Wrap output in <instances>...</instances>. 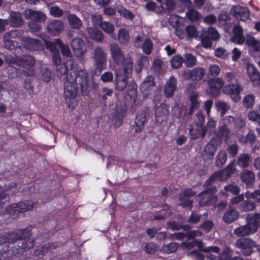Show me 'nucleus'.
<instances>
[{
    "instance_id": "obj_1",
    "label": "nucleus",
    "mask_w": 260,
    "mask_h": 260,
    "mask_svg": "<svg viewBox=\"0 0 260 260\" xmlns=\"http://www.w3.org/2000/svg\"><path fill=\"white\" fill-rule=\"evenodd\" d=\"M64 81V96L65 102L69 108H73L77 105L78 86H79L82 95L89 93V76L87 71L80 69L72 70L63 77Z\"/></svg>"
},
{
    "instance_id": "obj_2",
    "label": "nucleus",
    "mask_w": 260,
    "mask_h": 260,
    "mask_svg": "<svg viewBox=\"0 0 260 260\" xmlns=\"http://www.w3.org/2000/svg\"><path fill=\"white\" fill-rule=\"evenodd\" d=\"M246 224L241 225L234 231L238 237L248 236L255 234L260 227V212L250 213L245 217Z\"/></svg>"
},
{
    "instance_id": "obj_3",
    "label": "nucleus",
    "mask_w": 260,
    "mask_h": 260,
    "mask_svg": "<svg viewBox=\"0 0 260 260\" xmlns=\"http://www.w3.org/2000/svg\"><path fill=\"white\" fill-rule=\"evenodd\" d=\"M111 56L117 65H122V70L125 74H131L133 71V62L131 56L127 54L125 56L120 47L116 43L109 45Z\"/></svg>"
},
{
    "instance_id": "obj_4",
    "label": "nucleus",
    "mask_w": 260,
    "mask_h": 260,
    "mask_svg": "<svg viewBox=\"0 0 260 260\" xmlns=\"http://www.w3.org/2000/svg\"><path fill=\"white\" fill-rule=\"evenodd\" d=\"M36 62L35 58L29 55L16 57L13 60L15 64L22 68V72L26 76H31L34 75V72L31 68L35 65Z\"/></svg>"
},
{
    "instance_id": "obj_5",
    "label": "nucleus",
    "mask_w": 260,
    "mask_h": 260,
    "mask_svg": "<svg viewBox=\"0 0 260 260\" xmlns=\"http://www.w3.org/2000/svg\"><path fill=\"white\" fill-rule=\"evenodd\" d=\"M196 86L193 83L185 85L186 92L188 95L190 105L187 114L190 117L195 110L199 108L200 102L199 100V93L195 90Z\"/></svg>"
},
{
    "instance_id": "obj_6",
    "label": "nucleus",
    "mask_w": 260,
    "mask_h": 260,
    "mask_svg": "<svg viewBox=\"0 0 260 260\" xmlns=\"http://www.w3.org/2000/svg\"><path fill=\"white\" fill-rule=\"evenodd\" d=\"M200 38L202 46L208 48L212 46V41H217L219 39V34L214 27H210L207 30L202 32Z\"/></svg>"
},
{
    "instance_id": "obj_7",
    "label": "nucleus",
    "mask_w": 260,
    "mask_h": 260,
    "mask_svg": "<svg viewBox=\"0 0 260 260\" xmlns=\"http://www.w3.org/2000/svg\"><path fill=\"white\" fill-rule=\"evenodd\" d=\"M23 33V30L19 29L6 32L3 37L5 48L9 50H14L16 47V42L11 39L19 38L20 39Z\"/></svg>"
},
{
    "instance_id": "obj_8",
    "label": "nucleus",
    "mask_w": 260,
    "mask_h": 260,
    "mask_svg": "<svg viewBox=\"0 0 260 260\" xmlns=\"http://www.w3.org/2000/svg\"><path fill=\"white\" fill-rule=\"evenodd\" d=\"M236 247L240 249L242 253L249 256L253 252V248L255 246L254 241L249 238L238 239L235 243Z\"/></svg>"
},
{
    "instance_id": "obj_9",
    "label": "nucleus",
    "mask_w": 260,
    "mask_h": 260,
    "mask_svg": "<svg viewBox=\"0 0 260 260\" xmlns=\"http://www.w3.org/2000/svg\"><path fill=\"white\" fill-rule=\"evenodd\" d=\"M20 40L22 42V47L28 51H37L42 50L43 48L42 43L38 39L29 37H23L22 35Z\"/></svg>"
},
{
    "instance_id": "obj_10",
    "label": "nucleus",
    "mask_w": 260,
    "mask_h": 260,
    "mask_svg": "<svg viewBox=\"0 0 260 260\" xmlns=\"http://www.w3.org/2000/svg\"><path fill=\"white\" fill-rule=\"evenodd\" d=\"M92 58L97 69L102 70L106 65L107 55L103 49L96 46L92 53Z\"/></svg>"
},
{
    "instance_id": "obj_11",
    "label": "nucleus",
    "mask_w": 260,
    "mask_h": 260,
    "mask_svg": "<svg viewBox=\"0 0 260 260\" xmlns=\"http://www.w3.org/2000/svg\"><path fill=\"white\" fill-rule=\"evenodd\" d=\"M217 191L215 186L209 188L202 191L197 196L199 204L202 206H204L215 200V193Z\"/></svg>"
},
{
    "instance_id": "obj_12",
    "label": "nucleus",
    "mask_w": 260,
    "mask_h": 260,
    "mask_svg": "<svg viewBox=\"0 0 260 260\" xmlns=\"http://www.w3.org/2000/svg\"><path fill=\"white\" fill-rule=\"evenodd\" d=\"M218 142L219 140L217 138H212L206 144L202 153L203 158L205 160L208 161L213 158L217 151Z\"/></svg>"
},
{
    "instance_id": "obj_13",
    "label": "nucleus",
    "mask_w": 260,
    "mask_h": 260,
    "mask_svg": "<svg viewBox=\"0 0 260 260\" xmlns=\"http://www.w3.org/2000/svg\"><path fill=\"white\" fill-rule=\"evenodd\" d=\"M64 29L63 22L58 19H54L48 22L46 26V30L48 33L52 36L59 35Z\"/></svg>"
},
{
    "instance_id": "obj_14",
    "label": "nucleus",
    "mask_w": 260,
    "mask_h": 260,
    "mask_svg": "<svg viewBox=\"0 0 260 260\" xmlns=\"http://www.w3.org/2000/svg\"><path fill=\"white\" fill-rule=\"evenodd\" d=\"M154 88V78L152 76L146 77L140 86V90L145 96L152 94Z\"/></svg>"
},
{
    "instance_id": "obj_15",
    "label": "nucleus",
    "mask_w": 260,
    "mask_h": 260,
    "mask_svg": "<svg viewBox=\"0 0 260 260\" xmlns=\"http://www.w3.org/2000/svg\"><path fill=\"white\" fill-rule=\"evenodd\" d=\"M71 46L74 55L81 57L86 52V47L83 40L80 38H75L71 42Z\"/></svg>"
},
{
    "instance_id": "obj_16",
    "label": "nucleus",
    "mask_w": 260,
    "mask_h": 260,
    "mask_svg": "<svg viewBox=\"0 0 260 260\" xmlns=\"http://www.w3.org/2000/svg\"><path fill=\"white\" fill-rule=\"evenodd\" d=\"M148 117L149 113L147 109L141 110L137 113L135 119V124L136 126L135 130L136 133H139L142 131Z\"/></svg>"
},
{
    "instance_id": "obj_17",
    "label": "nucleus",
    "mask_w": 260,
    "mask_h": 260,
    "mask_svg": "<svg viewBox=\"0 0 260 260\" xmlns=\"http://www.w3.org/2000/svg\"><path fill=\"white\" fill-rule=\"evenodd\" d=\"M246 73L253 86H258L260 85V73L253 65L248 63L246 66Z\"/></svg>"
},
{
    "instance_id": "obj_18",
    "label": "nucleus",
    "mask_w": 260,
    "mask_h": 260,
    "mask_svg": "<svg viewBox=\"0 0 260 260\" xmlns=\"http://www.w3.org/2000/svg\"><path fill=\"white\" fill-rule=\"evenodd\" d=\"M231 13L238 20L245 21L249 18V11L248 9L239 5L234 6Z\"/></svg>"
},
{
    "instance_id": "obj_19",
    "label": "nucleus",
    "mask_w": 260,
    "mask_h": 260,
    "mask_svg": "<svg viewBox=\"0 0 260 260\" xmlns=\"http://www.w3.org/2000/svg\"><path fill=\"white\" fill-rule=\"evenodd\" d=\"M23 14L26 19L42 22L46 19V15L41 11H34L31 9H26Z\"/></svg>"
},
{
    "instance_id": "obj_20",
    "label": "nucleus",
    "mask_w": 260,
    "mask_h": 260,
    "mask_svg": "<svg viewBox=\"0 0 260 260\" xmlns=\"http://www.w3.org/2000/svg\"><path fill=\"white\" fill-rule=\"evenodd\" d=\"M242 90V87L239 84H230L224 87L223 92L230 94L231 98L237 102L240 99L239 94Z\"/></svg>"
},
{
    "instance_id": "obj_21",
    "label": "nucleus",
    "mask_w": 260,
    "mask_h": 260,
    "mask_svg": "<svg viewBox=\"0 0 260 260\" xmlns=\"http://www.w3.org/2000/svg\"><path fill=\"white\" fill-rule=\"evenodd\" d=\"M177 84L176 78L173 76H171L166 82L164 88L165 94L167 97H172L174 95V92L177 89Z\"/></svg>"
},
{
    "instance_id": "obj_22",
    "label": "nucleus",
    "mask_w": 260,
    "mask_h": 260,
    "mask_svg": "<svg viewBox=\"0 0 260 260\" xmlns=\"http://www.w3.org/2000/svg\"><path fill=\"white\" fill-rule=\"evenodd\" d=\"M130 74H125L123 70L116 73V88L119 91L123 90L127 84V77Z\"/></svg>"
},
{
    "instance_id": "obj_23",
    "label": "nucleus",
    "mask_w": 260,
    "mask_h": 260,
    "mask_svg": "<svg viewBox=\"0 0 260 260\" xmlns=\"http://www.w3.org/2000/svg\"><path fill=\"white\" fill-rule=\"evenodd\" d=\"M211 94L213 96L217 95L218 92L224 85V81L221 78H216L210 79L208 82Z\"/></svg>"
},
{
    "instance_id": "obj_24",
    "label": "nucleus",
    "mask_w": 260,
    "mask_h": 260,
    "mask_svg": "<svg viewBox=\"0 0 260 260\" xmlns=\"http://www.w3.org/2000/svg\"><path fill=\"white\" fill-rule=\"evenodd\" d=\"M8 24L13 27L21 26L24 23L22 15L21 13L18 12H12L9 17Z\"/></svg>"
},
{
    "instance_id": "obj_25",
    "label": "nucleus",
    "mask_w": 260,
    "mask_h": 260,
    "mask_svg": "<svg viewBox=\"0 0 260 260\" xmlns=\"http://www.w3.org/2000/svg\"><path fill=\"white\" fill-rule=\"evenodd\" d=\"M52 61L56 66V70L58 76H64L67 73V69L64 64L61 63V58L58 52L54 53L52 56Z\"/></svg>"
},
{
    "instance_id": "obj_26",
    "label": "nucleus",
    "mask_w": 260,
    "mask_h": 260,
    "mask_svg": "<svg viewBox=\"0 0 260 260\" xmlns=\"http://www.w3.org/2000/svg\"><path fill=\"white\" fill-rule=\"evenodd\" d=\"M239 216V213L236 209L229 207L222 216L223 221L228 224L236 221Z\"/></svg>"
},
{
    "instance_id": "obj_27",
    "label": "nucleus",
    "mask_w": 260,
    "mask_h": 260,
    "mask_svg": "<svg viewBox=\"0 0 260 260\" xmlns=\"http://www.w3.org/2000/svg\"><path fill=\"white\" fill-rule=\"evenodd\" d=\"M68 23L70 28L79 30L83 26L82 20L75 14L69 13L67 16Z\"/></svg>"
},
{
    "instance_id": "obj_28",
    "label": "nucleus",
    "mask_w": 260,
    "mask_h": 260,
    "mask_svg": "<svg viewBox=\"0 0 260 260\" xmlns=\"http://www.w3.org/2000/svg\"><path fill=\"white\" fill-rule=\"evenodd\" d=\"M86 30L88 37L94 41L101 43L104 40V35L99 29L90 27Z\"/></svg>"
},
{
    "instance_id": "obj_29",
    "label": "nucleus",
    "mask_w": 260,
    "mask_h": 260,
    "mask_svg": "<svg viewBox=\"0 0 260 260\" xmlns=\"http://www.w3.org/2000/svg\"><path fill=\"white\" fill-rule=\"evenodd\" d=\"M240 179L247 186L250 187L255 180V174L250 170L245 169L241 173Z\"/></svg>"
},
{
    "instance_id": "obj_30",
    "label": "nucleus",
    "mask_w": 260,
    "mask_h": 260,
    "mask_svg": "<svg viewBox=\"0 0 260 260\" xmlns=\"http://www.w3.org/2000/svg\"><path fill=\"white\" fill-rule=\"evenodd\" d=\"M233 32L234 36L231 38L232 41L239 44H243L245 41V38L243 36L242 27L239 25H235Z\"/></svg>"
},
{
    "instance_id": "obj_31",
    "label": "nucleus",
    "mask_w": 260,
    "mask_h": 260,
    "mask_svg": "<svg viewBox=\"0 0 260 260\" xmlns=\"http://www.w3.org/2000/svg\"><path fill=\"white\" fill-rule=\"evenodd\" d=\"M251 160V157L250 154L241 153L237 158L236 164L241 168H246L249 167Z\"/></svg>"
},
{
    "instance_id": "obj_32",
    "label": "nucleus",
    "mask_w": 260,
    "mask_h": 260,
    "mask_svg": "<svg viewBox=\"0 0 260 260\" xmlns=\"http://www.w3.org/2000/svg\"><path fill=\"white\" fill-rule=\"evenodd\" d=\"M58 246V244L55 242H52L51 243H47L41 247V249H37L34 251V254L36 256L40 255H45L49 251L54 249Z\"/></svg>"
},
{
    "instance_id": "obj_33",
    "label": "nucleus",
    "mask_w": 260,
    "mask_h": 260,
    "mask_svg": "<svg viewBox=\"0 0 260 260\" xmlns=\"http://www.w3.org/2000/svg\"><path fill=\"white\" fill-rule=\"evenodd\" d=\"M246 45L251 47L256 51H260V41L253 36L247 35L245 39Z\"/></svg>"
},
{
    "instance_id": "obj_34",
    "label": "nucleus",
    "mask_w": 260,
    "mask_h": 260,
    "mask_svg": "<svg viewBox=\"0 0 260 260\" xmlns=\"http://www.w3.org/2000/svg\"><path fill=\"white\" fill-rule=\"evenodd\" d=\"M232 135V134L231 133L230 130L228 126L223 124L219 126L218 129V137L220 138L223 139L225 143H228Z\"/></svg>"
},
{
    "instance_id": "obj_35",
    "label": "nucleus",
    "mask_w": 260,
    "mask_h": 260,
    "mask_svg": "<svg viewBox=\"0 0 260 260\" xmlns=\"http://www.w3.org/2000/svg\"><path fill=\"white\" fill-rule=\"evenodd\" d=\"M208 216V213L206 212L204 214H201L197 212H192L189 217L187 222L190 224H195L198 223L204 217V219H207Z\"/></svg>"
},
{
    "instance_id": "obj_36",
    "label": "nucleus",
    "mask_w": 260,
    "mask_h": 260,
    "mask_svg": "<svg viewBox=\"0 0 260 260\" xmlns=\"http://www.w3.org/2000/svg\"><path fill=\"white\" fill-rule=\"evenodd\" d=\"M256 208L255 204L252 201L246 200L240 204L239 209L241 212H247Z\"/></svg>"
},
{
    "instance_id": "obj_37",
    "label": "nucleus",
    "mask_w": 260,
    "mask_h": 260,
    "mask_svg": "<svg viewBox=\"0 0 260 260\" xmlns=\"http://www.w3.org/2000/svg\"><path fill=\"white\" fill-rule=\"evenodd\" d=\"M117 40L122 45H126L129 41V36L128 31L125 29L118 30Z\"/></svg>"
},
{
    "instance_id": "obj_38",
    "label": "nucleus",
    "mask_w": 260,
    "mask_h": 260,
    "mask_svg": "<svg viewBox=\"0 0 260 260\" xmlns=\"http://www.w3.org/2000/svg\"><path fill=\"white\" fill-rule=\"evenodd\" d=\"M192 80L197 81L202 80L206 75V70L203 68H196L192 70Z\"/></svg>"
},
{
    "instance_id": "obj_39",
    "label": "nucleus",
    "mask_w": 260,
    "mask_h": 260,
    "mask_svg": "<svg viewBox=\"0 0 260 260\" xmlns=\"http://www.w3.org/2000/svg\"><path fill=\"white\" fill-rule=\"evenodd\" d=\"M60 42L61 41L58 39H54L52 41H45L46 47L48 50L54 53L56 52H58L56 47L57 46L59 47Z\"/></svg>"
},
{
    "instance_id": "obj_40",
    "label": "nucleus",
    "mask_w": 260,
    "mask_h": 260,
    "mask_svg": "<svg viewBox=\"0 0 260 260\" xmlns=\"http://www.w3.org/2000/svg\"><path fill=\"white\" fill-rule=\"evenodd\" d=\"M183 62L187 68H192L197 64V58L191 53H186L184 55Z\"/></svg>"
},
{
    "instance_id": "obj_41",
    "label": "nucleus",
    "mask_w": 260,
    "mask_h": 260,
    "mask_svg": "<svg viewBox=\"0 0 260 260\" xmlns=\"http://www.w3.org/2000/svg\"><path fill=\"white\" fill-rule=\"evenodd\" d=\"M187 18L191 21H197L202 17V14L194 9H189L186 13Z\"/></svg>"
},
{
    "instance_id": "obj_42",
    "label": "nucleus",
    "mask_w": 260,
    "mask_h": 260,
    "mask_svg": "<svg viewBox=\"0 0 260 260\" xmlns=\"http://www.w3.org/2000/svg\"><path fill=\"white\" fill-rule=\"evenodd\" d=\"M35 241V239L33 238L24 239L19 242L18 246L23 250H27L33 247Z\"/></svg>"
},
{
    "instance_id": "obj_43",
    "label": "nucleus",
    "mask_w": 260,
    "mask_h": 260,
    "mask_svg": "<svg viewBox=\"0 0 260 260\" xmlns=\"http://www.w3.org/2000/svg\"><path fill=\"white\" fill-rule=\"evenodd\" d=\"M19 211L24 212L31 209L33 207V203L30 201H25L24 202H20L16 204Z\"/></svg>"
},
{
    "instance_id": "obj_44",
    "label": "nucleus",
    "mask_w": 260,
    "mask_h": 260,
    "mask_svg": "<svg viewBox=\"0 0 260 260\" xmlns=\"http://www.w3.org/2000/svg\"><path fill=\"white\" fill-rule=\"evenodd\" d=\"M189 133L193 139H197L200 137H202L204 138L206 135L203 126L199 127L197 129H194L193 128H191L189 129Z\"/></svg>"
},
{
    "instance_id": "obj_45",
    "label": "nucleus",
    "mask_w": 260,
    "mask_h": 260,
    "mask_svg": "<svg viewBox=\"0 0 260 260\" xmlns=\"http://www.w3.org/2000/svg\"><path fill=\"white\" fill-rule=\"evenodd\" d=\"M204 130L206 133L212 135L216 132V121L213 119L210 118L208 120L207 125L203 127Z\"/></svg>"
},
{
    "instance_id": "obj_46",
    "label": "nucleus",
    "mask_w": 260,
    "mask_h": 260,
    "mask_svg": "<svg viewBox=\"0 0 260 260\" xmlns=\"http://www.w3.org/2000/svg\"><path fill=\"white\" fill-rule=\"evenodd\" d=\"M143 52L146 55L151 54L153 49V43L149 38L145 39L142 44Z\"/></svg>"
},
{
    "instance_id": "obj_47",
    "label": "nucleus",
    "mask_w": 260,
    "mask_h": 260,
    "mask_svg": "<svg viewBox=\"0 0 260 260\" xmlns=\"http://www.w3.org/2000/svg\"><path fill=\"white\" fill-rule=\"evenodd\" d=\"M178 247L177 243L173 242L169 244L164 245L161 247V251L167 254H170L175 252Z\"/></svg>"
},
{
    "instance_id": "obj_48",
    "label": "nucleus",
    "mask_w": 260,
    "mask_h": 260,
    "mask_svg": "<svg viewBox=\"0 0 260 260\" xmlns=\"http://www.w3.org/2000/svg\"><path fill=\"white\" fill-rule=\"evenodd\" d=\"M183 62V58L180 55L174 56L171 61V67L175 69H179Z\"/></svg>"
},
{
    "instance_id": "obj_49",
    "label": "nucleus",
    "mask_w": 260,
    "mask_h": 260,
    "mask_svg": "<svg viewBox=\"0 0 260 260\" xmlns=\"http://www.w3.org/2000/svg\"><path fill=\"white\" fill-rule=\"evenodd\" d=\"M227 160V155L224 151H220L216 156V160L215 161L216 165L220 167L223 165Z\"/></svg>"
},
{
    "instance_id": "obj_50",
    "label": "nucleus",
    "mask_w": 260,
    "mask_h": 260,
    "mask_svg": "<svg viewBox=\"0 0 260 260\" xmlns=\"http://www.w3.org/2000/svg\"><path fill=\"white\" fill-rule=\"evenodd\" d=\"M214 54L216 57L225 60L229 58L230 53L224 48L220 47L215 50Z\"/></svg>"
},
{
    "instance_id": "obj_51",
    "label": "nucleus",
    "mask_w": 260,
    "mask_h": 260,
    "mask_svg": "<svg viewBox=\"0 0 260 260\" xmlns=\"http://www.w3.org/2000/svg\"><path fill=\"white\" fill-rule=\"evenodd\" d=\"M220 260H231L232 258V250L229 247H226L220 253Z\"/></svg>"
},
{
    "instance_id": "obj_52",
    "label": "nucleus",
    "mask_w": 260,
    "mask_h": 260,
    "mask_svg": "<svg viewBox=\"0 0 260 260\" xmlns=\"http://www.w3.org/2000/svg\"><path fill=\"white\" fill-rule=\"evenodd\" d=\"M100 28L108 34L113 32L114 27L112 23L108 21H104L100 25Z\"/></svg>"
},
{
    "instance_id": "obj_53",
    "label": "nucleus",
    "mask_w": 260,
    "mask_h": 260,
    "mask_svg": "<svg viewBox=\"0 0 260 260\" xmlns=\"http://www.w3.org/2000/svg\"><path fill=\"white\" fill-rule=\"evenodd\" d=\"M17 205L16 203L12 204L7 206L5 210V212L11 216H16L20 212L18 210Z\"/></svg>"
},
{
    "instance_id": "obj_54",
    "label": "nucleus",
    "mask_w": 260,
    "mask_h": 260,
    "mask_svg": "<svg viewBox=\"0 0 260 260\" xmlns=\"http://www.w3.org/2000/svg\"><path fill=\"white\" fill-rule=\"evenodd\" d=\"M255 97L253 94H248L243 99V105L247 108H251L254 105Z\"/></svg>"
},
{
    "instance_id": "obj_55",
    "label": "nucleus",
    "mask_w": 260,
    "mask_h": 260,
    "mask_svg": "<svg viewBox=\"0 0 260 260\" xmlns=\"http://www.w3.org/2000/svg\"><path fill=\"white\" fill-rule=\"evenodd\" d=\"M113 93V90L107 87H103L102 89V92L99 95V98L101 101L105 102L107 99L108 96H111Z\"/></svg>"
},
{
    "instance_id": "obj_56",
    "label": "nucleus",
    "mask_w": 260,
    "mask_h": 260,
    "mask_svg": "<svg viewBox=\"0 0 260 260\" xmlns=\"http://www.w3.org/2000/svg\"><path fill=\"white\" fill-rule=\"evenodd\" d=\"M239 146L237 144L233 143L229 145L226 150L232 157H235L238 153Z\"/></svg>"
},
{
    "instance_id": "obj_57",
    "label": "nucleus",
    "mask_w": 260,
    "mask_h": 260,
    "mask_svg": "<svg viewBox=\"0 0 260 260\" xmlns=\"http://www.w3.org/2000/svg\"><path fill=\"white\" fill-rule=\"evenodd\" d=\"M185 31L187 36L189 38H196L198 37V32L196 27L193 25H187L185 27Z\"/></svg>"
},
{
    "instance_id": "obj_58",
    "label": "nucleus",
    "mask_w": 260,
    "mask_h": 260,
    "mask_svg": "<svg viewBox=\"0 0 260 260\" xmlns=\"http://www.w3.org/2000/svg\"><path fill=\"white\" fill-rule=\"evenodd\" d=\"M220 71L221 69L218 66L212 64L209 67L208 74L213 77H216L219 75Z\"/></svg>"
},
{
    "instance_id": "obj_59",
    "label": "nucleus",
    "mask_w": 260,
    "mask_h": 260,
    "mask_svg": "<svg viewBox=\"0 0 260 260\" xmlns=\"http://www.w3.org/2000/svg\"><path fill=\"white\" fill-rule=\"evenodd\" d=\"M218 20L222 26L225 25L230 21V18L226 12H222L218 16Z\"/></svg>"
},
{
    "instance_id": "obj_60",
    "label": "nucleus",
    "mask_w": 260,
    "mask_h": 260,
    "mask_svg": "<svg viewBox=\"0 0 260 260\" xmlns=\"http://www.w3.org/2000/svg\"><path fill=\"white\" fill-rule=\"evenodd\" d=\"M168 226L169 228L172 230H179L182 229L187 230L190 229L189 225H180L175 221L169 222Z\"/></svg>"
},
{
    "instance_id": "obj_61",
    "label": "nucleus",
    "mask_w": 260,
    "mask_h": 260,
    "mask_svg": "<svg viewBox=\"0 0 260 260\" xmlns=\"http://www.w3.org/2000/svg\"><path fill=\"white\" fill-rule=\"evenodd\" d=\"M50 13L54 17L59 18L62 16L63 11L57 6H52L50 8Z\"/></svg>"
},
{
    "instance_id": "obj_62",
    "label": "nucleus",
    "mask_w": 260,
    "mask_h": 260,
    "mask_svg": "<svg viewBox=\"0 0 260 260\" xmlns=\"http://www.w3.org/2000/svg\"><path fill=\"white\" fill-rule=\"evenodd\" d=\"M217 108L221 111V116H223L225 113L229 109L230 107L227 103L223 101H218L216 103Z\"/></svg>"
},
{
    "instance_id": "obj_63",
    "label": "nucleus",
    "mask_w": 260,
    "mask_h": 260,
    "mask_svg": "<svg viewBox=\"0 0 260 260\" xmlns=\"http://www.w3.org/2000/svg\"><path fill=\"white\" fill-rule=\"evenodd\" d=\"M200 225L199 228L205 231L206 232H209L214 226V223L211 220H208L206 219Z\"/></svg>"
},
{
    "instance_id": "obj_64",
    "label": "nucleus",
    "mask_w": 260,
    "mask_h": 260,
    "mask_svg": "<svg viewBox=\"0 0 260 260\" xmlns=\"http://www.w3.org/2000/svg\"><path fill=\"white\" fill-rule=\"evenodd\" d=\"M245 197L247 199L252 198L255 201L260 202V190H256L252 193L247 192L245 193Z\"/></svg>"
}]
</instances>
